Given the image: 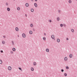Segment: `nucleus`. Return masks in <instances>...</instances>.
Masks as SVG:
<instances>
[{
	"instance_id": "1",
	"label": "nucleus",
	"mask_w": 77,
	"mask_h": 77,
	"mask_svg": "<svg viewBox=\"0 0 77 77\" xmlns=\"http://www.w3.org/2000/svg\"><path fill=\"white\" fill-rule=\"evenodd\" d=\"M51 38H52V39H53L54 41H55V39H54V35H52L51 36Z\"/></svg>"
},
{
	"instance_id": "2",
	"label": "nucleus",
	"mask_w": 77,
	"mask_h": 77,
	"mask_svg": "<svg viewBox=\"0 0 77 77\" xmlns=\"http://www.w3.org/2000/svg\"><path fill=\"white\" fill-rule=\"evenodd\" d=\"M8 69L9 71H11V69H12V68L11 67L9 66L8 67Z\"/></svg>"
},
{
	"instance_id": "3",
	"label": "nucleus",
	"mask_w": 77,
	"mask_h": 77,
	"mask_svg": "<svg viewBox=\"0 0 77 77\" xmlns=\"http://www.w3.org/2000/svg\"><path fill=\"white\" fill-rule=\"evenodd\" d=\"M22 37L23 38H25L26 37V34L24 33L22 34Z\"/></svg>"
},
{
	"instance_id": "4",
	"label": "nucleus",
	"mask_w": 77,
	"mask_h": 77,
	"mask_svg": "<svg viewBox=\"0 0 77 77\" xmlns=\"http://www.w3.org/2000/svg\"><path fill=\"white\" fill-rule=\"evenodd\" d=\"M31 69L32 71H34V69L33 67H31Z\"/></svg>"
},
{
	"instance_id": "5",
	"label": "nucleus",
	"mask_w": 77,
	"mask_h": 77,
	"mask_svg": "<svg viewBox=\"0 0 77 77\" xmlns=\"http://www.w3.org/2000/svg\"><path fill=\"white\" fill-rule=\"evenodd\" d=\"M15 30L16 31L18 32V27H16L15 28Z\"/></svg>"
},
{
	"instance_id": "6",
	"label": "nucleus",
	"mask_w": 77,
	"mask_h": 77,
	"mask_svg": "<svg viewBox=\"0 0 77 77\" xmlns=\"http://www.w3.org/2000/svg\"><path fill=\"white\" fill-rule=\"evenodd\" d=\"M29 32L30 34H31V35H32V34L33 33V32H32V31H30Z\"/></svg>"
},
{
	"instance_id": "7",
	"label": "nucleus",
	"mask_w": 77,
	"mask_h": 77,
	"mask_svg": "<svg viewBox=\"0 0 77 77\" xmlns=\"http://www.w3.org/2000/svg\"><path fill=\"white\" fill-rule=\"evenodd\" d=\"M57 42H60V39H57Z\"/></svg>"
},
{
	"instance_id": "8",
	"label": "nucleus",
	"mask_w": 77,
	"mask_h": 77,
	"mask_svg": "<svg viewBox=\"0 0 77 77\" xmlns=\"http://www.w3.org/2000/svg\"><path fill=\"white\" fill-rule=\"evenodd\" d=\"M67 57H66L64 58V60L65 61H66V60H67Z\"/></svg>"
},
{
	"instance_id": "9",
	"label": "nucleus",
	"mask_w": 77,
	"mask_h": 77,
	"mask_svg": "<svg viewBox=\"0 0 77 77\" xmlns=\"http://www.w3.org/2000/svg\"><path fill=\"white\" fill-rule=\"evenodd\" d=\"M26 7H28V6H29V4L26 3Z\"/></svg>"
},
{
	"instance_id": "10",
	"label": "nucleus",
	"mask_w": 77,
	"mask_h": 77,
	"mask_svg": "<svg viewBox=\"0 0 77 77\" xmlns=\"http://www.w3.org/2000/svg\"><path fill=\"white\" fill-rule=\"evenodd\" d=\"M43 39L44 41H46V38L43 37Z\"/></svg>"
},
{
	"instance_id": "11",
	"label": "nucleus",
	"mask_w": 77,
	"mask_h": 77,
	"mask_svg": "<svg viewBox=\"0 0 77 77\" xmlns=\"http://www.w3.org/2000/svg\"><path fill=\"white\" fill-rule=\"evenodd\" d=\"M12 50H13V51H15V50H16L15 48H13L12 49Z\"/></svg>"
},
{
	"instance_id": "12",
	"label": "nucleus",
	"mask_w": 77,
	"mask_h": 77,
	"mask_svg": "<svg viewBox=\"0 0 77 77\" xmlns=\"http://www.w3.org/2000/svg\"><path fill=\"white\" fill-rule=\"evenodd\" d=\"M47 52H49V49H46Z\"/></svg>"
},
{
	"instance_id": "13",
	"label": "nucleus",
	"mask_w": 77,
	"mask_h": 77,
	"mask_svg": "<svg viewBox=\"0 0 77 77\" xmlns=\"http://www.w3.org/2000/svg\"><path fill=\"white\" fill-rule=\"evenodd\" d=\"M69 3H72V1H71V0H69Z\"/></svg>"
},
{
	"instance_id": "14",
	"label": "nucleus",
	"mask_w": 77,
	"mask_h": 77,
	"mask_svg": "<svg viewBox=\"0 0 77 77\" xmlns=\"http://www.w3.org/2000/svg\"><path fill=\"white\" fill-rule=\"evenodd\" d=\"M17 9L18 11H20V8L19 7H18L17 8Z\"/></svg>"
},
{
	"instance_id": "15",
	"label": "nucleus",
	"mask_w": 77,
	"mask_h": 77,
	"mask_svg": "<svg viewBox=\"0 0 77 77\" xmlns=\"http://www.w3.org/2000/svg\"><path fill=\"white\" fill-rule=\"evenodd\" d=\"M7 10L8 11H10V8H7Z\"/></svg>"
},
{
	"instance_id": "16",
	"label": "nucleus",
	"mask_w": 77,
	"mask_h": 77,
	"mask_svg": "<svg viewBox=\"0 0 77 77\" xmlns=\"http://www.w3.org/2000/svg\"><path fill=\"white\" fill-rule=\"evenodd\" d=\"M34 5L35 7H37V4H36V3H35L34 4Z\"/></svg>"
},
{
	"instance_id": "17",
	"label": "nucleus",
	"mask_w": 77,
	"mask_h": 77,
	"mask_svg": "<svg viewBox=\"0 0 77 77\" xmlns=\"http://www.w3.org/2000/svg\"><path fill=\"white\" fill-rule=\"evenodd\" d=\"M31 11L32 12H34V10H33V9H32L31 10Z\"/></svg>"
},
{
	"instance_id": "18",
	"label": "nucleus",
	"mask_w": 77,
	"mask_h": 77,
	"mask_svg": "<svg viewBox=\"0 0 77 77\" xmlns=\"http://www.w3.org/2000/svg\"><path fill=\"white\" fill-rule=\"evenodd\" d=\"M34 65H36V63L35 62H34L33 63Z\"/></svg>"
},
{
	"instance_id": "19",
	"label": "nucleus",
	"mask_w": 77,
	"mask_h": 77,
	"mask_svg": "<svg viewBox=\"0 0 77 77\" xmlns=\"http://www.w3.org/2000/svg\"><path fill=\"white\" fill-rule=\"evenodd\" d=\"M71 32H74V30L73 29H72L71 30Z\"/></svg>"
},
{
	"instance_id": "20",
	"label": "nucleus",
	"mask_w": 77,
	"mask_h": 77,
	"mask_svg": "<svg viewBox=\"0 0 77 77\" xmlns=\"http://www.w3.org/2000/svg\"><path fill=\"white\" fill-rule=\"evenodd\" d=\"M0 64H2V61L0 60Z\"/></svg>"
},
{
	"instance_id": "21",
	"label": "nucleus",
	"mask_w": 77,
	"mask_h": 77,
	"mask_svg": "<svg viewBox=\"0 0 77 77\" xmlns=\"http://www.w3.org/2000/svg\"><path fill=\"white\" fill-rule=\"evenodd\" d=\"M30 26L32 27H33V24H31V25H30Z\"/></svg>"
},
{
	"instance_id": "22",
	"label": "nucleus",
	"mask_w": 77,
	"mask_h": 77,
	"mask_svg": "<svg viewBox=\"0 0 77 77\" xmlns=\"http://www.w3.org/2000/svg\"><path fill=\"white\" fill-rule=\"evenodd\" d=\"M59 20H60L59 18V17L57 18V21H59Z\"/></svg>"
},
{
	"instance_id": "23",
	"label": "nucleus",
	"mask_w": 77,
	"mask_h": 77,
	"mask_svg": "<svg viewBox=\"0 0 77 77\" xmlns=\"http://www.w3.org/2000/svg\"><path fill=\"white\" fill-rule=\"evenodd\" d=\"M2 44H5V42L4 41H2Z\"/></svg>"
},
{
	"instance_id": "24",
	"label": "nucleus",
	"mask_w": 77,
	"mask_h": 77,
	"mask_svg": "<svg viewBox=\"0 0 77 77\" xmlns=\"http://www.w3.org/2000/svg\"><path fill=\"white\" fill-rule=\"evenodd\" d=\"M69 57L70 58H71V57H72V54L70 55Z\"/></svg>"
},
{
	"instance_id": "25",
	"label": "nucleus",
	"mask_w": 77,
	"mask_h": 77,
	"mask_svg": "<svg viewBox=\"0 0 77 77\" xmlns=\"http://www.w3.org/2000/svg\"><path fill=\"white\" fill-rule=\"evenodd\" d=\"M64 75L66 76H67V74L66 73H64Z\"/></svg>"
},
{
	"instance_id": "26",
	"label": "nucleus",
	"mask_w": 77,
	"mask_h": 77,
	"mask_svg": "<svg viewBox=\"0 0 77 77\" xmlns=\"http://www.w3.org/2000/svg\"><path fill=\"white\" fill-rule=\"evenodd\" d=\"M60 27H62V26H63V24H61L60 25Z\"/></svg>"
},
{
	"instance_id": "27",
	"label": "nucleus",
	"mask_w": 77,
	"mask_h": 77,
	"mask_svg": "<svg viewBox=\"0 0 77 77\" xmlns=\"http://www.w3.org/2000/svg\"><path fill=\"white\" fill-rule=\"evenodd\" d=\"M66 69H69V67L68 66L66 67Z\"/></svg>"
},
{
	"instance_id": "28",
	"label": "nucleus",
	"mask_w": 77,
	"mask_h": 77,
	"mask_svg": "<svg viewBox=\"0 0 77 77\" xmlns=\"http://www.w3.org/2000/svg\"><path fill=\"white\" fill-rule=\"evenodd\" d=\"M11 54H13V51H11Z\"/></svg>"
},
{
	"instance_id": "29",
	"label": "nucleus",
	"mask_w": 77,
	"mask_h": 77,
	"mask_svg": "<svg viewBox=\"0 0 77 77\" xmlns=\"http://www.w3.org/2000/svg\"><path fill=\"white\" fill-rule=\"evenodd\" d=\"M64 71V70H63V69H61L62 72H63Z\"/></svg>"
},
{
	"instance_id": "30",
	"label": "nucleus",
	"mask_w": 77,
	"mask_h": 77,
	"mask_svg": "<svg viewBox=\"0 0 77 77\" xmlns=\"http://www.w3.org/2000/svg\"><path fill=\"white\" fill-rule=\"evenodd\" d=\"M19 69H20V70H21V71H23L20 68H19Z\"/></svg>"
},
{
	"instance_id": "31",
	"label": "nucleus",
	"mask_w": 77,
	"mask_h": 77,
	"mask_svg": "<svg viewBox=\"0 0 77 77\" xmlns=\"http://www.w3.org/2000/svg\"><path fill=\"white\" fill-rule=\"evenodd\" d=\"M12 43L13 45H14V42H12Z\"/></svg>"
},
{
	"instance_id": "32",
	"label": "nucleus",
	"mask_w": 77,
	"mask_h": 77,
	"mask_svg": "<svg viewBox=\"0 0 77 77\" xmlns=\"http://www.w3.org/2000/svg\"><path fill=\"white\" fill-rule=\"evenodd\" d=\"M1 53H3V51H1Z\"/></svg>"
},
{
	"instance_id": "33",
	"label": "nucleus",
	"mask_w": 77,
	"mask_h": 77,
	"mask_svg": "<svg viewBox=\"0 0 77 77\" xmlns=\"http://www.w3.org/2000/svg\"><path fill=\"white\" fill-rule=\"evenodd\" d=\"M66 39L67 40H69V39L68 38H67Z\"/></svg>"
},
{
	"instance_id": "34",
	"label": "nucleus",
	"mask_w": 77,
	"mask_h": 77,
	"mask_svg": "<svg viewBox=\"0 0 77 77\" xmlns=\"http://www.w3.org/2000/svg\"><path fill=\"white\" fill-rule=\"evenodd\" d=\"M60 12V10H59L58 11V12Z\"/></svg>"
},
{
	"instance_id": "35",
	"label": "nucleus",
	"mask_w": 77,
	"mask_h": 77,
	"mask_svg": "<svg viewBox=\"0 0 77 77\" xmlns=\"http://www.w3.org/2000/svg\"><path fill=\"white\" fill-rule=\"evenodd\" d=\"M49 22L51 23V20H49Z\"/></svg>"
},
{
	"instance_id": "36",
	"label": "nucleus",
	"mask_w": 77,
	"mask_h": 77,
	"mask_svg": "<svg viewBox=\"0 0 77 77\" xmlns=\"http://www.w3.org/2000/svg\"><path fill=\"white\" fill-rule=\"evenodd\" d=\"M44 35H45H45H46V34H45V33L44 34Z\"/></svg>"
},
{
	"instance_id": "37",
	"label": "nucleus",
	"mask_w": 77,
	"mask_h": 77,
	"mask_svg": "<svg viewBox=\"0 0 77 77\" xmlns=\"http://www.w3.org/2000/svg\"><path fill=\"white\" fill-rule=\"evenodd\" d=\"M35 2H37L38 1V0H35Z\"/></svg>"
},
{
	"instance_id": "38",
	"label": "nucleus",
	"mask_w": 77,
	"mask_h": 77,
	"mask_svg": "<svg viewBox=\"0 0 77 77\" xmlns=\"http://www.w3.org/2000/svg\"><path fill=\"white\" fill-rule=\"evenodd\" d=\"M25 16L26 17H27V14H25Z\"/></svg>"
},
{
	"instance_id": "39",
	"label": "nucleus",
	"mask_w": 77,
	"mask_h": 77,
	"mask_svg": "<svg viewBox=\"0 0 77 77\" xmlns=\"http://www.w3.org/2000/svg\"><path fill=\"white\" fill-rule=\"evenodd\" d=\"M3 37H4V38H6V37H5V36H3Z\"/></svg>"
},
{
	"instance_id": "40",
	"label": "nucleus",
	"mask_w": 77,
	"mask_h": 77,
	"mask_svg": "<svg viewBox=\"0 0 77 77\" xmlns=\"http://www.w3.org/2000/svg\"><path fill=\"white\" fill-rule=\"evenodd\" d=\"M31 0V1H33V0Z\"/></svg>"
},
{
	"instance_id": "41",
	"label": "nucleus",
	"mask_w": 77,
	"mask_h": 77,
	"mask_svg": "<svg viewBox=\"0 0 77 77\" xmlns=\"http://www.w3.org/2000/svg\"><path fill=\"white\" fill-rule=\"evenodd\" d=\"M6 5H8V3H7V4H6Z\"/></svg>"
},
{
	"instance_id": "42",
	"label": "nucleus",
	"mask_w": 77,
	"mask_h": 77,
	"mask_svg": "<svg viewBox=\"0 0 77 77\" xmlns=\"http://www.w3.org/2000/svg\"><path fill=\"white\" fill-rule=\"evenodd\" d=\"M18 37H19V35H18Z\"/></svg>"
},
{
	"instance_id": "43",
	"label": "nucleus",
	"mask_w": 77,
	"mask_h": 77,
	"mask_svg": "<svg viewBox=\"0 0 77 77\" xmlns=\"http://www.w3.org/2000/svg\"><path fill=\"white\" fill-rule=\"evenodd\" d=\"M76 0V1H77V0Z\"/></svg>"
}]
</instances>
